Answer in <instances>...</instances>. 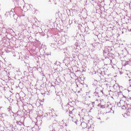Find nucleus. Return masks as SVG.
<instances>
[{"label": "nucleus", "mask_w": 131, "mask_h": 131, "mask_svg": "<svg viewBox=\"0 0 131 131\" xmlns=\"http://www.w3.org/2000/svg\"><path fill=\"white\" fill-rule=\"evenodd\" d=\"M123 110H126L127 113H131V106L130 104L125 103L124 105L122 106Z\"/></svg>", "instance_id": "f257e3e1"}, {"label": "nucleus", "mask_w": 131, "mask_h": 131, "mask_svg": "<svg viewBox=\"0 0 131 131\" xmlns=\"http://www.w3.org/2000/svg\"><path fill=\"white\" fill-rule=\"evenodd\" d=\"M81 126L82 127V128H88V124L84 122H83L81 123Z\"/></svg>", "instance_id": "f03ea898"}, {"label": "nucleus", "mask_w": 131, "mask_h": 131, "mask_svg": "<svg viewBox=\"0 0 131 131\" xmlns=\"http://www.w3.org/2000/svg\"><path fill=\"white\" fill-rule=\"evenodd\" d=\"M92 129V127H90L89 129H88V131H94V129H92V130H91Z\"/></svg>", "instance_id": "7ed1b4c3"}, {"label": "nucleus", "mask_w": 131, "mask_h": 131, "mask_svg": "<svg viewBox=\"0 0 131 131\" xmlns=\"http://www.w3.org/2000/svg\"><path fill=\"white\" fill-rule=\"evenodd\" d=\"M129 84L130 86H131V80H129Z\"/></svg>", "instance_id": "20e7f679"}, {"label": "nucleus", "mask_w": 131, "mask_h": 131, "mask_svg": "<svg viewBox=\"0 0 131 131\" xmlns=\"http://www.w3.org/2000/svg\"><path fill=\"white\" fill-rule=\"evenodd\" d=\"M122 102H123V101L122 100H121L120 101V103H122Z\"/></svg>", "instance_id": "39448f33"}]
</instances>
